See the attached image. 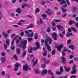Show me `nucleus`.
Instances as JSON below:
<instances>
[{
	"label": "nucleus",
	"mask_w": 78,
	"mask_h": 78,
	"mask_svg": "<svg viewBox=\"0 0 78 78\" xmlns=\"http://www.w3.org/2000/svg\"><path fill=\"white\" fill-rule=\"evenodd\" d=\"M27 44V41L24 40L21 41L20 44H18L17 46L19 47H22V46L23 45V50H25L26 49Z\"/></svg>",
	"instance_id": "nucleus-1"
},
{
	"label": "nucleus",
	"mask_w": 78,
	"mask_h": 78,
	"mask_svg": "<svg viewBox=\"0 0 78 78\" xmlns=\"http://www.w3.org/2000/svg\"><path fill=\"white\" fill-rule=\"evenodd\" d=\"M72 70L71 71V74L72 75L75 74L77 73V70L76 69V65H74L72 68Z\"/></svg>",
	"instance_id": "nucleus-2"
},
{
	"label": "nucleus",
	"mask_w": 78,
	"mask_h": 78,
	"mask_svg": "<svg viewBox=\"0 0 78 78\" xmlns=\"http://www.w3.org/2000/svg\"><path fill=\"white\" fill-rule=\"evenodd\" d=\"M51 34L54 40H55V41H56V40H57V34H56V33L54 32L52 34Z\"/></svg>",
	"instance_id": "nucleus-3"
},
{
	"label": "nucleus",
	"mask_w": 78,
	"mask_h": 78,
	"mask_svg": "<svg viewBox=\"0 0 78 78\" xmlns=\"http://www.w3.org/2000/svg\"><path fill=\"white\" fill-rule=\"evenodd\" d=\"M21 64L19 63H17L16 65L15 66L16 67L14 69V71H17L19 69V66H21Z\"/></svg>",
	"instance_id": "nucleus-4"
},
{
	"label": "nucleus",
	"mask_w": 78,
	"mask_h": 78,
	"mask_svg": "<svg viewBox=\"0 0 78 78\" xmlns=\"http://www.w3.org/2000/svg\"><path fill=\"white\" fill-rule=\"evenodd\" d=\"M48 11H46L45 12L46 13L49 15V16H50L51 14H53L52 12H51V10L50 9L48 8L47 9Z\"/></svg>",
	"instance_id": "nucleus-5"
},
{
	"label": "nucleus",
	"mask_w": 78,
	"mask_h": 78,
	"mask_svg": "<svg viewBox=\"0 0 78 78\" xmlns=\"http://www.w3.org/2000/svg\"><path fill=\"white\" fill-rule=\"evenodd\" d=\"M62 62L64 64L66 63V59L64 57H62L61 58Z\"/></svg>",
	"instance_id": "nucleus-6"
},
{
	"label": "nucleus",
	"mask_w": 78,
	"mask_h": 78,
	"mask_svg": "<svg viewBox=\"0 0 78 78\" xmlns=\"http://www.w3.org/2000/svg\"><path fill=\"white\" fill-rule=\"evenodd\" d=\"M47 69L43 70L41 73V74L42 75H44L45 74H47Z\"/></svg>",
	"instance_id": "nucleus-7"
},
{
	"label": "nucleus",
	"mask_w": 78,
	"mask_h": 78,
	"mask_svg": "<svg viewBox=\"0 0 78 78\" xmlns=\"http://www.w3.org/2000/svg\"><path fill=\"white\" fill-rule=\"evenodd\" d=\"M16 12H17L19 14H20L21 12H22L21 9H20V8H18L16 10Z\"/></svg>",
	"instance_id": "nucleus-8"
},
{
	"label": "nucleus",
	"mask_w": 78,
	"mask_h": 78,
	"mask_svg": "<svg viewBox=\"0 0 78 78\" xmlns=\"http://www.w3.org/2000/svg\"><path fill=\"white\" fill-rule=\"evenodd\" d=\"M63 47V44H61L59 45V46H58L57 50H58V51H61V50L62 48Z\"/></svg>",
	"instance_id": "nucleus-9"
},
{
	"label": "nucleus",
	"mask_w": 78,
	"mask_h": 78,
	"mask_svg": "<svg viewBox=\"0 0 78 78\" xmlns=\"http://www.w3.org/2000/svg\"><path fill=\"white\" fill-rule=\"evenodd\" d=\"M35 44L36 45V48L37 49H39L40 48V44L39 42H36Z\"/></svg>",
	"instance_id": "nucleus-10"
},
{
	"label": "nucleus",
	"mask_w": 78,
	"mask_h": 78,
	"mask_svg": "<svg viewBox=\"0 0 78 78\" xmlns=\"http://www.w3.org/2000/svg\"><path fill=\"white\" fill-rule=\"evenodd\" d=\"M26 66H23V70L25 71H27L28 70V65H26Z\"/></svg>",
	"instance_id": "nucleus-11"
},
{
	"label": "nucleus",
	"mask_w": 78,
	"mask_h": 78,
	"mask_svg": "<svg viewBox=\"0 0 78 78\" xmlns=\"http://www.w3.org/2000/svg\"><path fill=\"white\" fill-rule=\"evenodd\" d=\"M57 27L59 30H61V31H62V30H64V28L60 26H57Z\"/></svg>",
	"instance_id": "nucleus-12"
},
{
	"label": "nucleus",
	"mask_w": 78,
	"mask_h": 78,
	"mask_svg": "<svg viewBox=\"0 0 78 78\" xmlns=\"http://www.w3.org/2000/svg\"><path fill=\"white\" fill-rule=\"evenodd\" d=\"M1 59L2 63H4L6 62V58H5V57H2Z\"/></svg>",
	"instance_id": "nucleus-13"
},
{
	"label": "nucleus",
	"mask_w": 78,
	"mask_h": 78,
	"mask_svg": "<svg viewBox=\"0 0 78 78\" xmlns=\"http://www.w3.org/2000/svg\"><path fill=\"white\" fill-rule=\"evenodd\" d=\"M35 73L37 74H39L41 73V71L38 69H36L35 70Z\"/></svg>",
	"instance_id": "nucleus-14"
},
{
	"label": "nucleus",
	"mask_w": 78,
	"mask_h": 78,
	"mask_svg": "<svg viewBox=\"0 0 78 78\" xmlns=\"http://www.w3.org/2000/svg\"><path fill=\"white\" fill-rule=\"evenodd\" d=\"M37 23L38 25H40V24H41L42 25L43 23L42 20L41 19H40V21L37 22Z\"/></svg>",
	"instance_id": "nucleus-15"
},
{
	"label": "nucleus",
	"mask_w": 78,
	"mask_h": 78,
	"mask_svg": "<svg viewBox=\"0 0 78 78\" xmlns=\"http://www.w3.org/2000/svg\"><path fill=\"white\" fill-rule=\"evenodd\" d=\"M75 23V21H74L71 20L69 22V24L71 25H72L73 23Z\"/></svg>",
	"instance_id": "nucleus-16"
},
{
	"label": "nucleus",
	"mask_w": 78,
	"mask_h": 78,
	"mask_svg": "<svg viewBox=\"0 0 78 78\" xmlns=\"http://www.w3.org/2000/svg\"><path fill=\"white\" fill-rule=\"evenodd\" d=\"M16 53L18 55H20V49L19 48H17Z\"/></svg>",
	"instance_id": "nucleus-17"
},
{
	"label": "nucleus",
	"mask_w": 78,
	"mask_h": 78,
	"mask_svg": "<svg viewBox=\"0 0 78 78\" xmlns=\"http://www.w3.org/2000/svg\"><path fill=\"white\" fill-rule=\"evenodd\" d=\"M65 69L66 72H69V71L70 70V68H67L66 66H65Z\"/></svg>",
	"instance_id": "nucleus-18"
},
{
	"label": "nucleus",
	"mask_w": 78,
	"mask_h": 78,
	"mask_svg": "<svg viewBox=\"0 0 78 78\" xmlns=\"http://www.w3.org/2000/svg\"><path fill=\"white\" fill-rule=\"evenodd\" d=\"M61 9H62V11L63 12V14H64L67 11V10L64 9V8L62 7H60Z\"/></svg>",
	"instance_id": "nucleus-19"
},
{
	"label": "nucleus",
	"mask_w": 78,
	"mask_h": 78,
	"mask_svg": "<svg viewBox=\"0 0 78 78\" xmlns=\"http://www.w3.org/2000/svg\"><path fill=\"white\" fill-rule=\"evenodd\" d=\"M34 39H37V38L38 37V34L37 33H35V35H34Z\"/></svg>",
	"instance_id": "nucleus-20"
},
{
	"label": "nucleus",
	"mask_w": 78,
	"mask_h": 78,
	"mask_svg": "<svg viewBox=\"0 0 78 78\" xmlns=\"http://www.w3.org/2000/svg\"><path fill=\"white\" fill-rule=\"evenodd\" d=\"M67 36L68 37H70V36H73V35L72 33L69 32L67 33Z\"/></svg>",
	"instance_id": "nucleus-21"
},
{
	"label": "nucleus",
	"mask_w": 78,
	"mask_h": 78,
	"mask_svg": "<svg viewBox=\"0 0 78 78\" xmlns=\"http://www.w3.org/2000/svg\"><path fill=\"white\" fill-rule=\"evenodd\" d=\"M21 33L20 34V36H23L25 34L24 32H23V30H21Z\"/></svg>",
	"instance_id": "nucleus-22"
},
{
	"label": "nucleus",
	"mask_w": 78,
	"mask_h": 78,
	"mask_svg": "<svg viewBox=\"0 0 78 78\" xmlns=\"http://www.w3.org/2000/svg\"><path fill=\"white\" fill-rule=\"evenodd\" d=\"M34 27V26L33 25V24H30L29 27H27V29H29L30 28H33Z\"/></svg>",
	"instance_id": "nucleus-23"
},
{
	"label": "nucleus",
	"mask_w": 78,
	"mask_h": 78,
	"mask_svg": "<svg viewBox=\"0 0 78 78\" xmlns=\"http://www.w3.org/2000/svg\"><path fill=\"white\" fill-rule=\"evenodd\" d=\"M48 38V41H49V44H51V42H52V39L51 38H50L49 37Z\"/></svg>",
	"instance_id": "nucleus-24"
},
{
	"label": "nucleus",
	"mask_w": 78,
	"mask_h": 78,
	"mask_svg": "<svg viewBox=\"0 0 78 78\" xmlns=\"http://www.w3.org/2000/svg\"><path fill=\"white\" fill-rule=\"evenodd\" d=\"M26 51H23V54H22V58H23V57H24V56H25V55H26Z\"/></svg>",
	"instance_id": "nucleus-25"
},
{
	"label": "nucleus",
	"mask_w": 78,
	"mask_h": 78,
	"mask_svg": "<svg viewBox=\"0 0 78 78\" xmlns=\"http://www.w3.org/2000/svg\"><path fill=\"white\" fill-rule=\"evenodd\" d=\"M38 62V60H37V59L35 62H34V64H33V66H36V64H37Z\"/></svg>",
	"instance_id": "nucleus-26"
},
{
	"label": "nucleus",
	"mask_w": 78,
	"mask_h": 78,
	"mask_svg": "<svg viewBox=\"0 0 78 78\" xmlns=\"http://www.w3.org/2000/svg\"><path fill=\"white\" fill-rule=\"evenodd\" d=\"M46 31L47 33H50L51 32V29H50V27H48L47 28Z\"/></svg>",
	"instance_id": "nucleus-27"
},
{
	"label": "nucleus",
	"mask_w": 78,
	"mask_h": 78,
	"mask_svg": "<svg viewBox=\"0 0 78 78\" xmlns=\"http://www.w3.org/2000/svg\"><path fill=\"white\" fill-rule=\"evenodd\" d=\"M71 28L72 30H73V31H74V32H75V33H77V30H76L75 28L73 27H71Z\"/></svg>",
	"instance_id": "nucleus-28"
},
{
	"label": "nucleus",
	"mask_w": 78,
	"mask_h": 78,
	"mask_svg": "<svg viewBox=\"0 0 78 78\" xmlns=\"http://www.w3.org/2000/svg\"><path fill=\"white\" fill-rule=\"evenodd\" d=\"M55 50L53 49L51 52V54L52 55H55Z\"/></svg>",
	"instance_id": "nucleus-29"
},
{
	"label": "nucleus",
	"mask_w": 78,
	"mask_h": 78,
	"mask_svg": "<svg viewBox=\"0 0 78 78\" xmlns=\"http://www.w3.org/2000/svg\"><path fill=\"white\" fill-rule=\"evenodd\" d=\"M6 43L7 44V45H9V39H7L6 40Z\"/></svg>",
	"instance_id": "nucleus-30"
},
{
	"label": "nucleus",
	"mask_w": 78,
	"mask_h": 78,
	"mask_svg": "<svg viewBox=\"0 0 78 78\" xmlns=\"http://www.w3.org/2000/svg\"><path fill=\"white\" fill-rule=\"evenodd\" d=\"M47 50H48L49 51H51V47L48 46L47 48Z\"/></svg>",
	"instance_id": "nucleus-31"
},
{
	"label": "nucleus",
	"mask_w": 78,
	"mask_h": 78,
	"mask_svg": "<svg viewBox=\"0 0 78 78\" xmlns=\"http://www.w3.org/2000/svg\"><path fill=\"white\" fill-rule=\"evenodd\" d=\"M28 41V42H29L31 41H32L33 40V38H32L31 37H28L27 39Z\"/></svg>",
	"instance_id": "nucleus-32"
},
{
	"label": "nucleus",
	"mask_w": 78,
	"mask_h": 78,
	"mask_svg": "<svg viewBox=\"0 0 78 78\" xmlns=\"http://www.w3.org/2000/svg\"><path fill=\"white\" fill-rule=\"evenodd\" d=\"M13 58H15L16 61H17V56L16 55H14L13 56Z\"/></svg>",
	"instance_id": "nucleus-33"
},
{
	"label": "nucleus",
	"mask_w": 78,
	"mask_h": 78,
	"mask_svg": "<svg viewBox=\"0 0 78 78\" xmlns=\"http://www.w3.org/2000/svg\"><path fill=\"white\" fill-rule=\"evenodd\" d=\"M66 3V2L65 1H63L62 2H61L60 3V5H62V4H64Z\"/></svg>",
	"instance_id": "nucleus-34"
},
{
	"label": "nucleus",
	"mask_w": 78,
	"mask_h": 78,
	"mask_svg": "<svg viewBox=\"0 0 78 78\" xmlns=\"http://www.w3.org/2000/svg\"><path fill=\"white\" fill-rule=\"evenodd\" d=\"M64 50H62V52H66V51H67V49L66 48V47H64Z\"/></svg>",
	"instance_id": "nucleus-35"
},
{
	"label": "nucleus",
	"mask_w": 78,
	"mask_h": 78,
	"mask_svg": "<svg viewBox=\"0 0 78 78\" xmlns=\"http://www.w3.org/2000/svg\"><path fill=\"white\" fill-rule=\"evenodd\" d=\"M27 6V4L25 3V4H23L22 5V8H25V6Z\"/></svg>",
	"instance_id": "nucleus-36"
},
{
	"label": "nucleus",
	"mask_w": 78,
	"mask_h": 78,
	"mask_svg": "<svg viewBox=\"0 0 78 78\" xmlns=\"http://www.w3.org/2000/svg\"><path fill=\"white\" fill-rule=\"evenodd\" d=\"M39 9L37 8L35 10V12L36 13H37V12H39Z\"/></svg>",
	"instance_id": "nucleus-37"
},
{
	"label": "nucleus",
	"mask_w": 78,
	"mask_h": 78,
	"mask_svg": "<svg viewBox=\"0 0 78 78\" xmlns=\"http://www.w3.org/2000/svg\"><path fill=\"white\" fill-rule=\"evenodd\" d=\"M6 53L5 52H2L1 53V55L2 56H5V55H6Z\"/></svg>",
	"instance_id": "nucleus-38"
},
{
	"label": "nucleus",
	"mask_w": 78,
	"mask_h": 78,
	"mask_svg": "<svg viewBox=\"0 0 78 78\" xmlns=\"http://www.w3.org/2000/svg\"><path fill=\"white\" fill-rule=\"evenodd\" d=\"M69 48H71L72 50H73L75 47L73 46H70L69 47Z\"/></svg>",
	"instance_id": "nucleus-39"
},
{
	"label": "nucleus",
	"mask_w": 78,
	"mask_h": 78,
	"mask_svg": "<svg viewBox=\"0 0 78 78\" xmlns=\"http://www.w3.org/2000/svg\"><path fill=\"white\" fill-rule=\"evenodd\" d=\"M71 40H70V39H69L67 41V44H70L71 43Z\"/></svg>",
	"instance_id": "nucleus-40"
},
{
	"label": "nucleus",
	"mask_w": 78,
	"mask_h": 78,
	"mask_svg": "<svg viewBox=\"0 0 78 78\" xmlns=\"http://www.w3.org/2000/svg\"><path fill=\"white\" fill-rule=\"evenodd\" d=\"M30 37H33L34 36V32H32L30 34Z\"/></svg>",
	"instance_id": "nucleus-41"
},
{
	"label": "nucleus",
	"mask_w": 78,
	"mask_h": 78,
	"mask_svg": "<svg viewBox=\"0 0 78 78\" xmlns=\"http://www.w3.org/2000/svg\"><path fill=\"white\" fill-rule=\"evenodd\" d=\"M59 35L60 37H61L62 38H63V37H64V36L62 34L60 33L59 34Z\"/></svg>",
	"instance_id": "nucleus-42"
},
{
	"label": "nucleus",
	"mask_w": 78,
	"mask_h": 78,
	"mask_svg": "<svg viewBox=\"0 0 78 78\" xmlns=\"http://www.w3.org/2000/svg\"><path fill=\"white\" fill-rule=\"evenodd\" d=\"M66 2L67 3V4L69 6L70 5V3L69 1V0H66Z\"/></svg>",
	"instance_id": "nucleus-43"
},
{
	"label": "nucleus",
	"mask_w": 78,
	"mask_h": 78,
	"mask_svg": "<svg viewBox=\"0 0 78 78\" xmlns=\"http://www.w3.org/2000/svg\"><path fill=\"white\" fill-rule=\"evenodd\" d=\"M4 48L5 49V50H6L7 48V45L6 44H4Z\"/></svg>",
	"instance_id": "nucleus-44"
},
{
	"label": "nucleus",
	"mask_w": 78,
	"mask_h": 78,
	"mask_svg": "<svg viewBox=\"0 0 78 78\" xmlns=\"http://www.w3.org/2000/svg\"><path fill=\"white\" fill-rule=\"evenodd\" d=\"M48 37L45 40V44L48 43Z\"/></svg>",
	"instance_id": "nucleus-45"
},
{
	"label": "nucleus",
	"mask_w": 78,
	"mask_h": 78,
	"mask_svg": "<svg viewBox=\"0 0 78 78\" xmlns=\"http://www.w3.org/2000/svg\"><path fill=\"white\" fill-rule=\"evenodd\" d=\"M17 25H21V26H23V23H21L20 22L17 23Z\"/></svg>",
	"instance_id": "nucleus-46"
},
{
	"label": "nucleus",
	"mask_w": 78,
	"mask_h": 78,
	"mask_svg": "<svg viewBox=\"0 0 78 78\" xmlns=\"http://www.w3.org/2000/svg\"><path fill=\"white\" fill-rule=\"evenodd\" d=\"M50 60H48L45 62V64H49L50 63Z\"/></svg>",
	"instance_id": "nucleus-47"
},
{
	"label": "nucleus",
	"mask_w": 78,
	"mask_h": 78,
	"mask_svg": "<svg viewBox=\"0 0 78 78\" xmlns=\"http://www.w3.org/2000/svg\"><path fill=\"white\" fill-rule=\"evenodd\" d=\"M60 71L61 73H62V72H63V68H62V66H61L60 69Z\"/></svg>",
	"instance_id": "nucleus-48"
},
{
	"label": "nucleus",
	"mask_w": 78,
	"mask_h": 78,
	"mask_svg": "<svg viewBox=\"0 0 78 78\" xmlns=\"http://www.w3.org/2000/svg\"><path fill=\"white\" fill-rule=\"evenodd\" d=\"M41 4L43 5H44L45 4V2L44 1H41Z\"/></svg>",
	"instance_id": "nucleus-49"
},
{
	"label": "nucleus",
	"mask_w": 78,
	"mask_h": 78,
	"mask_svg": "<svg viewBox=\"0 0 78 78\" xmlns=\"http://www.w3.org/2000/svg\"><path fill=\"white\" fill-rule=\"evenodd\" d=\"M66 16H67V13H65V14L63 13L62 15V16L63 17H66Z\"/></svg>",
	"instance_id": "nucleus-50"
},
{
	"label": "nucleus",
	"mask_w": 78,
	"mask_h": 78,
	"mask_svg": "<svg viewBox=\"0 0 78 78\" xmlns=\"http://www.w3.org/2000/svg\"><path fill=\"white\" fill-rule=\"evenodd\" d=\"M11 48L12 50H14V48H15V47L14 46H13L12 47H11Z\"/></svg>",
	"instance_id": "nucleus-51"
},
{
	"label": "nucleus",
	"mask_w": 78,
	"mask_h": 78,
	"mask_svg": "<svg viewBox=\"0 0 78 78\" xmlns=\"http://www.w3.org/2000/svg\"><path fill=\"white\" fill-rule=\"evenodd\" d=\"M75 26L76 28H78V21L77 23H75Z\"/></svg>",
	"instance_id": "nucleus-52"
},
{
	"label": "nucleus",
	"mask_w": 78,
	"mask_h": 78,
	"mask_svg": "<svg viewBox=\"0 0 78 78\" xmlns=\"http://www.w3.org/2000/svg\"><path fill=\"white\" fill-rule=\"evenodd\" d=\"M16 0H12V3L14 4V3H16Z\"/></svg>",
	"instance_id": "nucleus-53"
},
{
	"label": "nucleus",
	"mask_w": 78,
	"mask_h": 78,
	"mask_svg": "<svg viewBox=\"0 0 78 78\" xmlns=\"http://www.w3.org/2000/svg\"><path fill=\"white\" fill-rule=\"evenodd\" d=\"M47 16V15L46 14H42V17H44V18H45Z\"/></svg>",
	"instance_id": "nucleus-54"
},
{
	"label": "nucleus",
	"mask_w": 78,
	"mask_h": 78,
	"mask_svg": "<svg viewBox=\"0 0 78 78\" xmlns=\"http://www.w3.org/2000/svg\"><path fill=\"white\" fill-rule=\"evenodd\" d=\"M61 72H59L58 71H57L56 73V74H57V75H61Z\"/></svg>",
	"instance_id": "nucleus-55"
},
{
	"label": "nucleus",
	"mask_w": 78,
	"mask_h": 78,
	"mask_svg": "<svg viewBox=\"0 0 78 78\" xmlns=\"http://www.w3.org/2000/svg\"><path fill=\"white\" fill-rule=\"evenodd\" d=\"M13 27H15V28H18L19 27V26L16 25H13Z\"/></svg>",
	"instance_id": "nucleus-56"
},
{
	"label": "nucleus",
	"mask_w": 78,
	"mask_h": 78,
	"mask_svg": "<svg viewBox=\"0 0 78 78\" xmlns=\"http://www.w3.org/2000/svg\"><path fill=\"white\" fill-rule=\"evenodd\" d=\"M52 26H55V23L54 21H53L52 22Z\"/></svg>",
	"instance_id": "nucleus-57"
},
{
	"label": "nucleus",
	"mask_w": 78,
	"mask_h": 78,
	"mask_svg": "<svg viewBox=\"0 0 78 78\" xmlns=\"http://www.w3.org/2000/svg\"><path fill=\"white\" fill-rule=\"evenodd\" d=\"M45 45L46 47H49V44H48V43L45 44Z\"/></svg>",
	"instance_id": "nucleus-58"
},
{
	"label": "nucleus",
	"mask_w": 78,
	"mask_h": 78,
	"mask_svg": "<svg viewBox=\"0 0 78 78\" xmlns=\"http://www.w3.org/2000/svg\"><path fill=\"white\" fill-rule=\"evenodd\" d=\"M19 42H20L19 40H17L16 41V43L17 44H19Z\"/></svg>",
	"instance_id": "nucleus-59"
},
{
	"label": "nucleus",
	"mask_w": 78,
	"mask_h": 78,
	"mask_svg": "<svg viewBox=\"0 0 78 78\" xmlns=\"http://www.w3.org/2000/svg\"><path fill=\"white\" fill-rule=\"evenodd\" d=\"M73 58V55H70L69 56V58L70 59H72V58Z\"/></svg>",
	"instance_id": "nucleus-60"
},
{
	"label": "nucleus",
	"mask_w": 78,
	"mask_h": 78,
	"mask_svg": "<svg viewBox=\"0 0 78 78\" xmlns=\"http://www.w3.org/2000/svg\"><path fill=\"white\" fill-rule=\"evenodd\" d=\"M8 34H5L4 35V37H5V38L6 39L7 38V37H8Z\"/></svg>",
	"instance_id": "nucleus-61"
},
{
	"label": "nucleus",
	"mask_w": 78,
	"mask_h": 78,
	"mask_svg": "<svg viewBox=\"0 0 78 78\" xmlns=\"http://www.w3.org/2000/svg\"><path fill=\"white\" fill-rule=\"evenodd\" d=\"M62 34L64 35L66 34V31L65 30H63V32H62Z\"/></svg>",
	"instance_id": "nucleus-62"
},
{
	"label": "nucleus",
	"mask_w": 78,
	"mask_h": 78,
	"mask_svg": "<svg viewBox=\"0 0 78 78\" xmlns=\"http://www.w3.org/2000/svg\"><path fill=\"white\" fill-rule=\"evenodd\" d=\"M32 50L34 51L37 50V49L36 48H33Z\"/></svg>",
	"instance_id": "nucleus-63"
},
{
	"label": "nucleus",
	"mask_w": 78,
	"mask_h": 78,
	"mask_svg": "<svg viewBox=\"0 0 78 78\" xmlns=\"http://www.w3.org/2000/svg\"><path fill=\"white\" fill-rule=\"evenodd\" d=\"M71 78H76V76H74V75H73L71 76Z\"/></svg>",
	"instance_id": "nucleus-64"
}]
</instances>
